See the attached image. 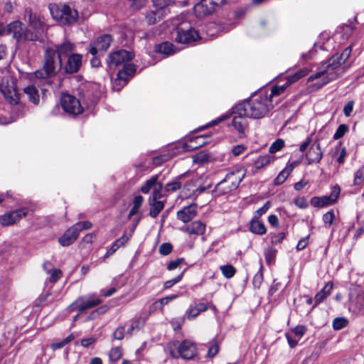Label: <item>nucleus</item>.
Segmentation results:
<instances>
[{"label":"nucleus","instance_id":"obj_31","mask_svg":"<svg viewBox=\"0 0 364 364\" xmlns=\"http://www.w3.org/2000/svg\"><path fill=\"white\" fill-rule=\"evenodd\" d=\"M236 189L228 179L224 178L221 181L217 183L215 187V192L218 195H225L231 193Z\"/></svg>","mask_w":364,"mask_h":364},{"label":"nucleus","instance_id":"obj_11","mask_svg":"<svg viewBox=\"0 0 364 364\" xmlns=\"http://www.w3.org/2000/svg\"><path fill=\"white\" fill-rule=\"evenodd\" d=\"M225 3V0H203L194 6V12L198 17L210 15Z\"/></svg>","mask_w":364,"mask_h":364},{"label":"nucleus","instance_id":"obj_54","mask_svg":"<svg viewBox=\"0 0 364 364\" xmlns=\"http://www.w3.org/2000/svg\"><path fill=\"white\" fill-rule=\"evenodd\" d=\"M211 159V156L209 154L205 152L199 153L196 157V161L198 163H205Z\"/></svg>","mask_w":364,"mask_h":364},{"label":"nucleus","instance_id":"obj_41","mask_svg":"<svg viewBox=\"0 0 364 364\" xmlns=\"http://www.w3.org/2000/svg\"><path fill=\"white\" fill-rule=\"evenodd\" d=\"M293 170V167L291 168H285L278 174L277 178L274 179L275 185H281L282 184L286 179L288 178L289 174Z\"/></svg>","mask_w":364,"mask_h":364},{"label":"nucleus","instance_id":"obj_17","mask_svg":"<svg viewBox=\"0 0 364 364\" xmlns=\"http://www.w3.org/2000/svg\"><path fill=\"white\" fill-rule=\"evenodd\" d=\"M27 213L25 208L6 213L0 217V224L3 226L12 225L25 217Z\"/></svg>","mask_w":364,"mask_h":364},{"label":"nucleus","instance_id":"obj_37","mask_svg":"<svg viewBox=\"0 0 364 364\" xmlns=\"http://www.w3.org/2000/svg\"><path fill=\"white\" fill-rule=\"evenodd\" d=\"M311 204L314 207H325L332 205L333 203L328 196L314 197L311 200Z\"/></svg>","mask_w":364,"mask_h":364},{"label":"nucleus","instance_id":"obj_52","mask_svg":"<svg viewBox=\"0 0 364 364\" xmlns=\"http://www.w3.org/2000/svg\"><path fill=\"white\" fill-rule=\"evenodd\" d=\"M335 218V215L333 211H328L323 215V221L326 226H330Z\"/></svg>","mask_w":364,"mask_h":364},{"label":"nucleus","instance_id":"obj_2","mask_svg":"<svg viewBox=\"0 0 364 364\" xmlns=\"http://www.w3.org/2000/svg\"><path fill=\"white\" fill-rule=\"evenodd\" d=\"M272 108L270 97L267 95L254 96L247 102L237 105L235 112L253 119L264 117Z\"/></svg>","mask_w":364,"mask_h":364},{"label":"nucleus","instance_id":"obj_62","mask_svg":"<svg viewBox=\"0 0 364 364\" xmlns=\"http://www.w3.org/2000/svg\"><path fill=\"white\" fill-rule=\"evenodd\" d=\"M340 193V188L338 186H334L331 191V195L328 196L333 204L337 200Z\"/></svg>","mask_w":364,"mask_h":364},{"label":"nucleus","instance_id":"obj_23","mask_svg":"<svg viewBox=\"0 0 364 364\" xmlns=\"http://www.w3.org/2000/svg\"><path fill=\"white\" fill-rule=\"evenodd\" d=\"M82 58L81 55L76 53L69 55L65 65V73L70 74L77 73L81 67Z\"/></svg>","mask_w":364,"mask_h":364},{"label":"nucleus","instance_id":"obj_43","mask_svg":"<svg viewBox=\"0 0 364 364\" xmlns=\"http://www.w3.org/2000/svg\"><path fill=\"white\" fill-rule=\"evenodd\" d=\"M151 1L154 6L160 11H162L173 3V0H151Z\"/></svg>","mask_w":364,"mask_h":364},{"label":"nucleus","instance_id":"obj_53","mask_svg":"<svg viewBox=\"0 0 364 364\" xmlns=\"http://www.w3.org/2000/svg\"><path fill=\"white\" fill-rule=\"evenodd\" d=\"M183 273H184V271H183L179 275H178L174 279L166 281L164 283V288L169 289L174 284L178 283L182 279V278L183 277Z\"/></svg>","mask_w":364,"mask_h":364},{"label":"nucleus","instance_id":"obj_57","mask_svg":"<svg viewBox=\"0 0 364 364\" xmlns=\"http://www.w3.org/2000/svg\"><path fill=\"white\" fill-rule=\"evenodd\" d=\"M50 281L53 283L57 282L62 276V272L60 269H53L50 274Z\"/></svg>","mask_w":364,"mask_h":364},{"label":"nucleus","instance_id":"obj_24","mask_svg":"<svg viewBox=\"0 0 364 364\" xmlns=\"http://www.w3.org/2000/svg\"><path fill=\"white\" fill-rule=\"evenodd\" d=\"M245 169L240 167L235 168L234 170L228 173L225 178L228 179L229 182L232 184V186L235 187L237 189L241 181L245 178Z\"/></svg>","mask_w":364,"mask_h":364},{"label":"nucleus","instance_id":"obj_42","mask_svg":"<svg viewBox=\"0 0 364 364\" xmlns=\"http://www.w3.org/2000/svg\"><path fill=\"white\" fill-rule=\"evenodd\" d=\"M220 269L223 275L227 279L233 277L236 272V269L231 264L220 266Z\"/></svg>","mask_w":364,"mask_h":364},{"label":"nucleus","instance_id":"obj_35","mask_svg":"<svg viewBox=\"0 0 364 364\" xmlns=\"http://www.w3.org/2000/svg\"><path fill=\"white\" fill-rule=\"evenodd\" d=\"M164 16V11L157 9V11H150L145 14V21L147 24L152 25L159 21Z\"/></svg>","mask_w":364,"mask_h":364},{"label":"nucleus","instance_id":"obj_16","mask_svg":"<svg viewBox=\"0 0 364 364\" xmlns=\"http://www.w3.org/2000/svg\"><path fill=\"white\" fill-rule=\"evenodd\" d=\"M199 38L198 32L193 28L178 27L176 29L175 41L180 43H191Z\"/></svg>","mask_w":364,"mask_h":364},{"label":"nucleus","instance_id":"obj_7","mask_svg":"<svg viewBox=\"0 0 364 364\" xmlns=\"http://www.w3.org/2000/svg\"><path fill=\"white\" fill-rule=\"evenodd\" d=\"M136 68L134 64H125L123 68L118 71L117 77L112 82L114 90L119 91L132 78L135 74Z\"/></svg>","mask_w":364,"mask_h":364},{"label":"nucleus","instance_id":"obj_44","mask_svg":"<svg viewBox=\"0 0 364 364\" xmlns=\"http://www.w3.org/2000/svg\"><path fill=\"white\" fill-rule=\"evenodd\" d=\"M122 355V349L120 347L112 348L109 352V356L112 361H117Z\"/></svg>","mask_w":364,"mask_h":364},{"label":"nucleus","instance_id":"obj_10","mask_svg":"<svg viewBox=\"0 0 364 364\" xmlns=\"http://www.w3.org/2000/svg\"><path fill=\"white\" fill-rule=\"evenodd\" d=\"M24 18L28 21L29 26L34 30L39 37L40 34L46 31V25L41 16L33 13L31 9L26 8L24 11Z\"/></svg>","mask_w":364,"mask_h":364},{"label":"nucleus","instance_id":"obj_51","mask_svg":"<svg viewBox=\"0 0 364 364\" xmlns=\"http://www.w3.org/2000/svg\"><path fill=\"white\" fill-rule=\"evenodd\" d=\"M288 86L289 85L287 84V82H286L284 85L274 86L271 91L270 97L280 95L287 89Z\"/></svg>","mask_w":364,"mask_h":364},{"label":"nucleus","instance_id":"obj_45","mask_svg":"<svg viewBox=\"0 0 364 364\" xmlns=\"http://www.w3.org/2000/svg\"><path fill=\"white\" fill-rule=\"evenodd\" d=\"M348 131V127L346 124H340L333 135V139L337 140L342 138Z\"/></svg>","mask_w":364,"mask_h":364},{"label":"nucleus","instance_id":"obj_26","mask_svg":"<svg viewBox=\"0 0 364 364\" xmlns=\"http://www.w3.org/2000/svg\"><path fill=\"white\" fill-rule=\"evenodd\" d=\"M78 235V232L73 225L68 228L60 237H59L58 242L63 247H68L72 245L77 240Z\"/></svg>","mask_w":364,"mask_h":364},{"label":"nucleus","instance_id":"obj_60","mask_svg":"<svg viewBox=\"0 0 364 364\" xmlns=\"http://www.w3.org/2000/svg\"><path fill=\"white\" fill-rule=\"evenodd\" d=\"M184 262V259L183 258L177 259L176 260L171 261L168 263L167 266V269L168 270H173L178 267L181 264Z\"/></svg>","mask_w":364,"mask_h":364},{"label":"nucleus","instance_id":"obj_20","mask_svg":"<svg viewBox=\"0 0 364 364\" xmlns=\"http://www.w3.org/2000/svg\"><path fill=\"white\" fill-rule=\"evenodd\" d=\"M135 225H133L129 230V232H125L124 234L118 240H117L112 245V247L107 251L103 257V260L105 261L109 257L113 255L120 247L123 246L132 237L134 233Z\"/></svg>","mask_w":364,"mask_h":364},{"label":"nucleus","instance_id":"obj_22","mask_svg":"<svg viewBox=\"0 0 364 364\" xmlns=\"http://www.w3.org/2000/svg\"><path fill=\"white\" fill-rule=\"evenodd\" d=\"M176 215L177 218L183 223H188L197 215V205L192 203L190 205H187L178 210Z\"/></svg>","mask_w":364,"mask_h":364},{"label":"nucleus","instance_id":"obj_19","mask_svg":"<svg viewBox=\"0 0 364 364\" xmlns=\"http://www.w3.org/2000/svg\"><path fill=\"white\" fill-rule=\"evenodd\" d=\"M112 41V36L109 34H105L98 37L90 49V53L92 55H95L98 53L105 52L109 47Z\"/></svg>","mask_w":364,"mask_h":364},{"label":"nucleus","instance_id":"obj_58","mask_svg":"<svg viewBox=\"0 0 364 364\" xmlns=\"http://www.w3.org/2000/svg\"><path fill=\"white\" fill-rule=\"evenodd\" d=\"M124 337V328L122 326L118 327L113 333V338L115 340H122Z\"/></svg>","mask_w":364,"mask_h":364},{"label":"nucleus","instance_id":"obj_30","mask_svg":"<svg viewBox=\"0 0 364 364\" xmlns=\"http://www.w3.org/2000/svg\"><path fill=\"white\" fill-rule=\"evenodd\" d=\"M75 50L74 43L65 41L62 44L55 46V53L62 59V56L70 55V54Z\"/></svg>","mask_w":364,"mask_h":364},{"label":"nucleus","instance_id":"obj_59","mask_svg":"<svg viewBox=\"0 0 364 364\" xmlns=\"http://www.w3.org/2000/svg\"><path fill=\"white\" fill-rule=\"evenodd\" d=\"M271 242L272 244H277L281 242L285 237L284 232H279L278 234L271 235Z\"/></svg>","mask_w":364,"mask_h":364},{"label":"nucleus","instance_id":"obj_3","mask_svg":"<svg viewBox=\"0 0 364 364\" xmlns=\"http://www.w3.org/2000/svg\"><path fill=\"white\" fill-rule=\"evenodd\" d=\"M0 90L6 100L14 105L11 110L12 117L14 119L24 114L25 107L19 102V94L18 93L14 80L10 76H5L2 78L0 85Z\"/></svg>","mask_w":364,"mask_h":364},{"label":"nucleus","instance_id":"obj_33","mask_svg":"<svg viewBox=\"0 0 364 364\" xmlns=\"http://www.w3.org/2000/svg\"><path fill=\"white\" fill-rule=\"evenodd\" d=\"M250 231L257 235H262L267 232V229L264 224L258 219V217H254L250 225Z\"/></svg>","mask_w":364,"mask_h":364},{"label":"nucleus","instance_id":"obj_1","mask_svg":"<svg viewBox=\"0 0 364 364\" xmlns=\"http://www.w3.org/2000/svg\"><path fill=\"white\" fill-rule=\"evenodd\" d=\"M351 46L346 48L342 53H336L328 62L323 63L318 68V70L308 78V82H313L315 80L318 81L313 85L318 90L339 77L341 73L340 66L344 63L351 54Z\"/></svg>","mask_w":364,"mask_h":364},{"label":"nucleus","instance_id":"obj_4","mask_svg":"<svg viewBox=\"0 0 364 364\" xmlns=\"http://www.w3.org/2000/svg\"><path fill=\"white\" fill-rule=\"evenodd\" d=\"M62 59L56 55L55 50L48 48L45 51L43 68L34 73L36 79H48L55 76L61 69Z\"/></svg>","mask_w":364,"mask_h":364},{"label":"nucleus","instance_id":"obj_28","mask_svg":"<svg viewBox=\"0 0 364 364\" xmlns=\"http://www.w3.org/2000/svg\"><path fill=\"white\" fill-rule=\"evenodd\" d=\"M181 230L189 235H201L205 231V225L200 220H196Z\"/></svg>","mask_w":364,"mask_h":364},{"label":"nucleus","instance_id":"obj_63","mask_svg":"<svg viewBox=\"0 0 364 364\" xmlns=\"http://www.w3.org/2000/svg\"><path fill=\"white\" fill-rule=\"evenodd\" d=\"M294 203L299 208L304 209L308 206L307 201L304 197H298L295 198Z\"/></svg>","mask_w":364,"mask_h":364},{"label":"nucleus","instance_id":"obj_56","mask_svg":"<svg viewBox=\"0 0 364 364\" xmlns=\"http://www.w3.org/2000/svg\"><path fill=\"white\" fill-rule=\"evenodd\" d=\"M199 314L200 313L198 311V309H196L195 306L188 309L186 313L187 318L189 320H193L196 318L199 315Z\"/></svg>","mask_w":364,"mask_h":364},{"label":"nucleus","instance_id":"obj_40","mask_svg":"<svg viewBox=\"0 0 364 364\" xmlns=\"http://www.w3.org/2000/svg\"><path fill=\"white\" fill-rule=\"evenodd\" d=\"M309 73V70L307 68H303L294 73L292 75H289L287 77V82L289 85L296 82L301 77L306 76Z\"/></svg>","mask_w":364,"mask_h":364},{"label":"nucleus","instance_id":"obj_61","mask_svg":"<svg viewBox=\"0 0 364 364\" xmlns=\"http://www.w3.org/2000/svg\"><path fill=\"white\" fill-rule=\"evenodd\" d=\"M107 310V306H102V307L96 309L95 311H93L92 312H91L90 316H88V319H94L99 315L105 313Z\"/></svg>","mask_w":364,"mask_h":364},{"label":"nucleus","instance_id":"obj_12","mask_svg":"<svg viewBox=\"0 0 364 364\" xmlns=\"http://www.w3.org/2000/svg\"><path fill=\"white\" fill-rule=\"evenodd\" d=\"M161 191L162 183H159V188L154 190L152 195L149 198V215L152 218H156L164 208V201L159 200L164 197Z\"/></svg>","mask_w":364,"mask_h":364},{"label":"nucleus","instance_id":"obj_14","mask_svg":"<svg viewBox=\"0 0 364 364\" xmlns=\"http://www.w3.org/2000/svg\"><path fill=\"white\" fill-rule=\"evenodd\" d=\"M183 186L181 192L182 196L186 198L193 200L196 199L200 194L211 187L210 185L207 186H197L196 181L193 180L187 181L185 183L183 182Z\"/></svg>","mask_w":364,"mask_h":364},{"label":"nucleus","instance_id":"obj_47","mask_svg":"<svg viewBox=\"0 0 364 364\" xmlns=\"http://www.w3.org/2000/svg\"><path fill=\"white\" fill-rule=\"evenodd\" d=\"M348 324V321L344 318H336L333 321V328L335 330H341Z\"/></svg>","mask_w":364,"mask_h":364},{"label":"nucleus","instance_id":"obj_9","mask_svg":"<svg viewBox=\"0 0 364 364\" xmlns=\"http://www.w3.org/2000/svg\"><path fill=\"white\" fill-rule=\"evenodd\" d=\"M134 55L126 50H118L110 53L107 59V67L114 69L117 66L131 60Z\"/></svg>","mask_w":364,"mask_h":364},{"label":"nucleus","instance_id":"obj_25","mask_svg":"<svg viewBox=\"0 0 364 364\" xmlns=\"http://www.w3.org/2000/svg\"><path fill=\"white\" fill-rule=\"evenodd\" d=\"M245 169L240 167L235 168L234 170L228 173L225 178L228 179L229 182L232 184V186L235 187L237 189L241 181L245 178Z\"/></svg>","mask_w":364,"mask_h":364},{"label":"nucleus","instance_id":"obj_38","mask_svg":"<svg viewBox=\"0 0 364 364\" xmlns=\"http://www.w3.org/2000/svg\"><path fill=\"white\" fill-rule=\"evenodd\" d=\"M24 92L28 95L29 100L36 105L39 102L38 90L34 86H28L24 88Z\"/></svg>","mask_w":364,"mask_h":364},{"label":"nucleus","instance_id":"obj_48","mask_svg":"<svg viewBox=\"0 0 364 364\" xmlns=\"http://www.w3.org/2000/svg\"><path fill=\"white\" fill-rule=\"evenodd\" d=\"M177 297L178 296L176 294L170 295L157 301L154 304L156 307L162 309L164 305L167 304L169 301L176 299Z\"/></svg>","mask_w":364,"mask_h":364},{"label":"nucleus","instance_id":"obj_8","mask_svg":"<svg viewBox=\"0 0 364 364\" xmlns=\"http://www.w3.org/2000/svg\"><path fill=\"white\" fill-rule=\"evenodd\" d=\"M50 12L53 18L60 21L63 24L72 25L75 23L78 18L77 11L68 5H63L60 9H56V12L58 14L59 13V15L57 14L55 16L53 9H50Z\"/></svg>","mask_w":364,"mask_h":364},{"label":"nucleus","instance_id":"obj_50","mask_svg":"<svg viewBox=\"0 0 364 364\" xmlns=\"http://www.w3.org/2000/svg\"><path fill=\"white\" fill-rule=\"evenodd\" d=\"M364 179V171L363 168L357 170L354 174L353 184L355 186L360 185Z\"/></svg>","mask_w":364,"mask_h":364},{"label":"nucleus","instance_id":"obj_55","mask_svg":"<svg viewBox=\"0 0 364 364\" xmlns=\"http://www.w3.org/2000/svg\"><path fill=\"white\" fill-rule=\"evenodd\" d=\"M172 250V246L170 243H163L160 245L159 251L163 255H168Z\"/></svg>","mask_w":364,"mask_h":364},{"label":"nucleus","instance_id":"obj_18","mask_svg":"<svg viewBox=\"0 0 364 364\" xmlns=\"http://www.w3.org/2000/svg\"><path fill=\"white\" fill-rule=\"evenodd\" d=\"M178 353L183 359H192L197 355L196 345L190 340H185L178 346Z\"/></svg>","mask_w":364,"mask_h":364},{"label":"nucleus","instance_id":"obj_13","mask_svg":"<svg viewBox=\"0 0 364 364\" xmlns=\"http://www.w3.org/2000/svg\"><path fill=\"white\" fill-rule=\"evenodd\" d=\"M61 106L63 110L70 114L77 115L82 112L79 100L68 94L62 95Z\"/></svg>","mask_w":364,"mask_h":364},{"label":"nucleus","instance_id":"obj_29","mask_svg":"<svg viewBox=\"0 0 364 364\" xmlns=\"http://www.w3.org/2000/svg\"><path fill=\"white\" fill-rule=\"evenodd\" d=\"M187 173L181 174L173 181L167 183L164 186L165 193L170 194L181 188L183 181Z\"/></svg>","mask_w":364,"mask_h":364},{"label":"nucleus","instance_id":"obj_36","mask_svg":"<svg viewBox=\"0 0 364 364\" xmlns=\"http://www.w3.org/2000/svg\"><path fill=\"white\" fill-rule=\"evenodd\" d=\"M156 51L166 55H170L175 53L177 49L171 43L164 42L156 46Z\"/></svg>","mask_w":364,"mask_h":364},{"label":"nucleus","instance_id":"obj_49","mask_svg":"<svg viewBox=\"0 0 364 364\" xmlns=\"http://www.w3.org/2000/svg\"><path fill=\"white\" fill-rule=\"evenodd\" d=\"M73 226L76 228L78 233H80L83 230L90 229L92 225L90 221H82L76 223Z\"/></svg>","mask_w":364,"mask_h":364},{"label":"nucleus","instance_id":"obj_15","mask_svg":"<svg viewBox=\"0 0 364 364\" xmlns=\"http://www.w3.org/2000/svg\"><path fill=\"white\" fill-rule=\"evenodd\" d=\"M349 301L350 307H354L357 311L364 309V291L358 286H352L350 289Z\"/></svg>","mask_w":364,"mask_h":364},{"label":"nucleus","instance_id":"obj_46","mask_svg":"<svg viewBox=\"0 0 364 364\" xmlns=\"http://www.w3.org/2000/svg\"><path fill=\"white\" fill-rule=\"evenodd\" d=\"M284 146V141L281 139H277L269 147V151L271 154H274L281 150Z\"/></svg>","mask_w":364,"mask_h":364},{"label":"nucleus","instance_id":"obj_27","mask_svg":"<svg viewBox=\"0 0 364 364\" xmlns=\"http://www.w3.org/2000/svg\"><path fill=\"white\" fill-rule=\"evenodd\" d=\"M233 114L235 115L233 117L232 121V126L240 134L245 135V131L247 129V119L244 117L245 116L244 114H239L238 113L235 112V107L233 108Z\"/></svg>","mask_w":364,"mask_h":364},{"label":"nucleus","instance_id":"obj_5","mask_svg":"<svg viewBox=\"0 0 364 364\" xmlns=\"http://www.w3.org/2000/svg\"><path fill=\"white\" fill-rule=\"evenodd\" d=\"M6 35H12L13 38L17 41H36L38 40V34L28 30L19 21H13L6 26Z\"/></svg>","mask_w":364,"mask_h":364},{"label":"nucleus","instance_id":"obj_39","mask_svg":"<svg viewBox=\"0 0 364 364\" xmlns=\"http://www.w3.org/2000/svg\"><path fill=\"white\" fill-rule=\"evenodd\" d=\"M271 161V156L269 155L259 156L253 161V165L256 171L263 168L269 164Z\"/></svg>","mask_w":364,"mask_h":364},{"label":"nucleus","instance_id":"obj_34","mask_svg":"<svg viewBox=\"0 0 364 364\" xmlns=\"http://www.w3.org/2000/svg\"><path fill=\"white\" fill-rule=\"evenodd\" d=\"M333 284L331 282H328L323 288L315 296V304L321 303L331 292Z\"/></svg>","mask_w":364,"mask_h":364},{"label":"nucleus","instance_id":"obj_32","mask_svg":"<svg viewBox=\"0 0 364 364\" xmlns=\"http://www.w3.org/2000/svg\"><path fill=\"white\" fill-rule=\"evenodd\" d=\"M159 175H153L149 179H147L144 184L140 187V191L144 194H147L151 189L153 191L155 188H158L159 183H158Z\"/></svg>","mask_w":364,"mask_h":364},{"label":"nucleus","instance_id":"obj_21","mask_svg":"<svg viewBox=\"0 0 364 364\" xmlns=\"http://www.w3.org/2000/svg\"><path fill=\"white\" fill-rule=\"evenodd\" d=\"M323 157V153L321 149V145L318 140H316L312 144L306 154V159L309 164L318 163Z\"/></svg>","mask_w":364,"mask_h":364},{"label":"nucleus","instance_id":"obj_6","mask_svg":"<svg viewBox=\"0 0 364 364\" xmlns=\"http://www.w3.org/2000/svg\"><path fill=\"white\" fill-rule=\"evenodd\" d=\"M102 301L96 294L78 297L68 307L69 311H79L80 312L97 306Z\"/></svg>","mask_w":364,"mask_h":364},{"label":"nucleus","instance_id":"obj_64","mask_svg":"<svg viewBox=\"0 0 364 364\" xmlns=\"http://www.w3.org/2000/svg\"><path fill=\"white\" fill-rule=\"evenodd\" d=\"M269 208L270 203L267 202L263 206L257 210L256 215L254 217H258V219H259V217L262 215L264 214L269 210Z\"/></svg>","mask_w":364,"mask_h":364}]
</instances>
